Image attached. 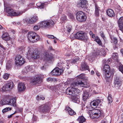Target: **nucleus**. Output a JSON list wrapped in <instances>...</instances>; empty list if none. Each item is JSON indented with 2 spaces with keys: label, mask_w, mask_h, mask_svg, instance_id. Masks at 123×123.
I'll list each match as a JSON object with an SVG mask.
<instances>
[{
  "label": "nucleus",
  "mask_w": 123,
  "mask_h": 123,
  "mask_svg": "<svg viewBox=\"0 0 123 123\" xmlns=\"http://www.w3.org/2000/svg\"><path fill=\"white\" fill-rule=\"evenodd\" d=\"M105 52L103 49H101L99 50H97L94 54V55L95 56H97L98 55H101L105 56Z\"/></svg>",
  "instance_id": "nucleus-15"
},
{
  "label": "nucleus",
  "mask_w": 123,
  "mask_h": 123,
  "mask_svg": "<svg viewBox=\"0 0 123 123\" xmlns=\"http://www.w3.org/2000/svg\"><path fill=\"white\" fill-rule=\"evenodd\" d=\"M77 120L79 123H83L86 121V119L83 116H81L79 117Z\"/></svg>",
  "instance_id": "nucleus-30"
},
{
  "label": "nucleus",
  "mask_w": 123,
  "mask_h": 123,
  "mask_svg": "<svg viewBox=\"0 0 123 123\" xmlns=\"http://www.w3.org/2000/svg\"><path fill=\"white\" fill-rule=\"evenodd\" d=\"M70 61L69 60H68L67 61V66H69V64H68V63L70 62Z\"/></svg>",
  "instance_id": "nucleus-58"
},
{
  "label": "nucleus",
  "mask_w": 123,
  "mask_h": 123,
  "mask_svg": "<svg viewBox=\"0 0 123 123\" xmlns=\"http://www.w3.org/2000/svg\"><path fill=\"white\" fill-rule=\"evenodd\" d=\"M79 99L75 97H74L73 98V100L74 102H77V101H78Z\"/></svg>",
  "instance_id": "nucleus-50"
},
{
  "label": "nucleus",
  "mask_w": 123,
  "mask_h": 123,
  "mask_svg": "<svg viewBox=\"0 0 123 123\" xmlns=\"http://www.w3.org/2000/svg\"><path fill=\"white\" fill-rule=\"evenodd\" d=\"M36 99L37 100L39 101L41 99L44 100L45 99V98L43 96H39V95H37L36 97Z\"/></svg>",
  "instance_id": "nucleus-43"
},
{
  "label": "nucleus",
  "mask_w": 123,
  "mask_h": 123,
  "mask_svg": "<svg viewBox=\"0 0 123 123\" xmlns=\"http://www.w3.org/2000/svg\"><path fill=\"white\" fill-rule=\"evenodd\" d=\"M81 66L80 70L81 71H86L87 70L89 72L90 71L89 67L87 63L85 62L81 64Z\"/></svg>",
  "instance_id": "nucleus-17"
},
{
  "label": "nucleus",
  "mask_w": 123,
  "mask_h": 123,
  "mask_svg": "<svg viewBox=\"0 0 123 123\" xmlns=\"http://www.w3.org/2000/svg\"><path fill=\"white\" fill-rule=\"evenodd\" d=\"M72 29V26L70 25H68L66 27L64 28V31L67 34L69 33L71 31Z\"/></svg>",
  "instance_id": "nucleus-26"
},
{
  "label": "nucleus",
  "mask_w": 123,
  "mask_h": 123,
  "mask_svg": "<svg viewBox=\"0 0 123 123\" xmlns=\"http://www.w3.org/2000/svg\"><path fill=\"white\" fill-rule=\"evenodd\" d=\"M69 16L70 18V19L73 20L74 19V15L73 14H71V13H69Z\"/></svg>",
  "instance_id": "nucleus-49"
},
{
  "label": "nucleus",
  "mask_w": 123,
  "mask_h": 123,
  "mask_svg": "<svg viewBox=\"0 0 123 123\" xmlns=\"http://www.w3.org/2000/svg\"><path fill=\"white\" fill-rule=\"evenodd\" d=\"M54 79L51 78H49L47 79V80L48 82H51L54 81Z\"/></svg>",
  "instance_id": "nucleus-51"
},
{
  "label": "nucleus",
  "mask_w": 123,
  "mask_h": 123,
  "mask_svg": "<svg viewBox=\"0 0 123 123\" xmlns=\"http://www.w3.org/2000/svg\"><path fill=\"white\" fill-rule=\"evenodd\" d=\"M26 88L25 84L23 83H19L18 86V90L19 91L21 92L24 91Z\"/></svg>",
  "instance_id": "nucleus-22"
},
{
  "label": "nucleus",
  "mask_w": 123,
  "mask_h": 123,
  "mask_svg": "<svg viewBox=\"0 0 123 123\" xmlns=\"http://www.w3.org/2000/svg\"><path fill=\"white\" fill-rule=\"evenodd\" d=\"M53 39H54V43H56V39H57V38L55 37V38H53Z\"/></svg>",
  "instance_id": "nucleus-60"
},
{
  "label": "nucleus",
  "mask_w": 123,
  "mask_h": 123,
  "mask_svg": "<svg viewBox=\"0 0 123 123\" xmlns=\"http://www.w3.org/2000/svg\"><path fill=\"white\" fill-rule=\"evenodd\" d=\"M8 101L4 100H1L0 102V104L2 106L6 104H8Z\"/></svg>",
  "instance_id": "nucleus-40"
},
{
  "label": "nucleus",
  "mask_w": 123,
  "mask_h": 123,
  "mask_svg": "<svg viewBox=\"0 0 123 123\" xmlns=\"http://www.w3.org/2000/svg\"><path fill=\"white\" fill-rule=\"evenodd\" d=\"M100 102V100L98 99L92 101L90 104L91 107L93 108H95L97 107Z\"/></svg>",
  "instance_id": "nucleus-16"
},
{
  "label": "nucleus",
  "mask_w": 123,
  "mask_h": 123,
  "mask_svg": "<svg viewBox=\"0 0 123 123\" xmlns=\"http://www.w3.org/2000/svg\"><path fill=\"white\" fill-rule=\"evenodd\" d=\"M118 44H117L116 43V44H113V48H114V49H117L118 47Z\"/></svg>",
  "instance_id": "nucleus-53"
},
{
  "label": "nucleus",
  "mask_w": 123,
  "mask_h": 123,
  "mask_svg": "<svg viewBox=\"0 0 123 123\" xmlns=\"http://www.w3.org/2000/svg\"><path fill=\"white\" fill-rule=\"evenodd\" d=\"M61 19L63 21L67 19L66 16L65 15H63L61 18Z\"/></svg>",
  "instance_id": "nucleus-54"
},
{
  "label": "nucleus",
  "mask_w": 123,
  "mask_h": 123,
  "mask_svg": "<svg viewBox=\"0 0 123 123\" xmlns=\"http://www.w3.org/2000/svg\"><path fill=\"white\" fill-rule=\"evenodd\" d=\"M54 22L51 20L48 21H43L41 23V26L43 27H52L54 25Z\"/></svg>",
  "instance_id": "nucleus-8"
},
{
  "label": "nucleus",
  "mask_w": 123,
  "mask_h": 123,
  "mask_svg": "<svg viewBox=\"0 0 123 123\" xmlns=\"http://www.w3.org/2000/svg\"><path fill=\"white\" fill-rule=\"evenodd\" d=\"M63 71L62 69H59L58 68H56L51 72L50 74L53 76L60 75Z\"/></svg>",
  "instance_id": "nucleus-9"
},
{
  "label": "nucleus",
  "mask_w": 123,
  "mask_h": 123,
  "mask_svg": "<svg viewBox=\"0 0 123 123\" xmlns=\"http://www.w3.org/2000/svg\"><path fill=\"white\" fill-rule=\"evenodd\" d=\"M12 67V65L11 64H9L7 63L6 66V68L7 70H9L11 69Z\"/></svg>",
  "instance_id": "nucleus-46"
},
{
  "label": "nucleus",
  "mask_w": 123,
  "mask_h": 123,
  "mask_svg": "<svg viewBox=\"0 0 123 123\" xmlns=\"http://www.w3.org/2000/svg\"><path fill=\"white\" fill-rule=\"evenodd\" d=\"M119 29L122 31L123 30V17L120 18L117 22Z\"/></svg>",
  "instance_id": "nucleus-18"
},
{
  "label": "nucleus",
  "mask_w": 123,
  "mask_h": 123,
  "mask_svg": "<svg viewBox=\"0 0 123 123\" xmlns=\"http://www.w3.org/2000/svg\"><path fill=\"white\" fill-rule=\"evenodd\" d=\"M87 2L86 0H81L80 2L78 3L77 6L80 8L84 9L87 8Z\"/></svg>",
  "instance_id": "nucleus-11"
},
{
  "label": "nucleus",
  "mask_w": 123,
  "mask_h": 123,
  "mask_svg": "<svg viewBox=\"0 0 123 123\" xmlns=\"http://www.w3.org/2000/svg\"><path fill=\"white\" fill-rule=\"evenodd\" d=\"M10 75V74H9L7 73L3 75V78L4 79L6 80L8 78Z\"/></svg>",
  "instance_id": "nucleus-44"
},
{
  "label": "nucleus",
  "mask_w": 123,
  "mask_h": 123,
  "mask_svg": "<svg viewBox=\"0 0 123 123\" xmlns=\"http://www.w3.org/2000/svg\"><path fill=\"white\" fill-rule=\"evenodd\" d=\"M65 56H69L70 55L68 53H66L65 54Z\"/></svg>",
  "instance_id": "nucleus-61"
},
{
  "label": "nucleus",
  "mask_w": 123,
  "mask_h": 123,
  "mask_svg": "<svg viewBox=\"0 0 123 123\" xmlns=\"http://www.w3.org/2000/svg\"><path fill=\"white\" fill-rule=\"evenodd\" d=\"M94 41H96L99 45H102V43L101 42L98 37H96L94 39Z\"/></svg>",
  "instance_id": "nucleus-34"
},
{
  "label": "nucleus",
  "mask_w": 123,
  "mask_h": 123,
  "mask_svg": "<svg viewBox=\"0 0 123 123\" xmlns=\"http://www.w3.org/2000/svg\"><path fill=\"white\" fill-rule=\"evenodd\" d=\"M39 109L41 112L43 113L48 112L49 110L48 106L46 104L40 106Z\"/></svg>",
  "instance_id": "nucleus-12"
},
{
  "label": "nucleus",
  "mask_w": 123,
  "mask_h": 123,
  "mask_svg": "<svg viewBox=\"0 0 123 123\" xmlns=\"http://www.w3.org/2000/svg\"><path fill=\"white\" fill-rule=\"evenodd\" d=\"M101 113L100 110L97 109L90 110L88 111L89 115L90 117L92 119L99 117L101 115Z\"/></svg>",
  "instance_id": "nucleus-5"
},
{
  "label": "nucleus",
  "mask_w": 123,
  "mask_h": 123,
  "mask_svg": "<svg viewBox=\"0 0 123 123\" xmlns=\"http://www.w3.org/2000/svg\"><path fill=\"white\" fill-rule=\"evenodd\" d=\"M5 10L8 13L9 15L14 16H20L25 12V11H15L11 8L8 6L6 8H5Z\"/></svg>",
  "instance_id": "nucleus-3"
},
{
  "label": "nucleus",
  "mask_w": 123,
  "mask_h": 123,
  "mask_svg": "<svg viewBox=\"0 0 123 123\" xmlns=\"http://www.w3.org/2000/svg\"><path fill=\"white\" fill-rule=\"evenodd\" d=\"M45 5V3H38L37 4V6L39 7V8L41 9L43 8Z\"/></svg>",
  "instance_id": "nucleus-37"
},
{
  "label": "nucleus",
  "mask_w": 123,
  "mask_h": 123,
  "mask_svg": "<svg viewBox=\"0 0 123 123\" xmlns=\"http://www.w3.org/2000/svg\"><path fill=\"white\" fill-rule=\"evenodd\" d=\"M13 83L12 82H9L4 86L2 88V90L5 91H9L13 87Z\"/></svg>",
  "instance_id": "nucleus-10"
},
{
  "label": "nucleus",
  "mask_w": 123,
  "mask_h": 123,
  "mask_svg": "<svg viewBox=\"0 0 123 123\" xmlns=\"http://www.w3.org/2000/svg\"><path fill=\"white\" fill-rule=\"evenodd\" d=\"M2 39L5 40H8L10 39L9 35L8 33L6 32L4 33L2 36Z\"/></svg>",
  "instance_id": "nucleus-28"
},
{
  "label": "nucleus",
  "mask_w": 123,
  "mask_h": 123,
  "mask_svg": "<svg viewBox=\"0 0 123 123\" xmlns=\"http://www.w3.org/2000/svg\"><path fill=\"white\" fill-rule=\"evenodd\" d=\"M114 84L115 86L118 88L121 85V81L120 78L116 76L114 79Z\"/></svg>",
  "instance_id": "nucleus-13"
},
{
  "label": "nucleus",
  "mask_w": 123,
  "mask_h": 123,
  "mask_svg": "<svg viewBox=\"0 0 123 123\" xmlns=\"http://www.w3.org/2000/svg\"><path fill=\"white\" fill-rule=\"evenodd\" d=\"M28 36L29 40L32 43L37 42L40 39L39 35L33 32H28Z\"/></svg>",
  "instance_id": "nucleus-4"
},
{
  "label": "nucleus",
  "mask_w": 123,
  "mask_h": 123,
  "mask_svg": "<svg viewBox=\"0 0 123 123\" xmlns=\"http://www.w3.org/2000/svg\"><path fill=\"white\" fill-rule=\"evenodd\" d=\"M15 60V63L17 66L22 65L25 62L24 59L22 56L20 55H17Z\"/></svg>",
  "instance_id": "nucleus-7"
},
{
  "label": "nucleus",
  "mask_w": 123,
  "mask_h": 123,
  "mask_svg": "<svg viewBox=\"0 0 123 123\" xmlns=\"http://www.w3.org/2000/svg\"><path fill=\"white\" fill-rule=\"evenodd\" d=\"M89 95L88 92L86 91L83 92L82 94V98L84 101H85L88 98Z\"/></svg>",
  "instance_id": "nucleus-27"
},
{
  "label": "nucleus",
  "mask_w": 123,
  "mask_h": 123,
  "mask_svg": "<svg viewBox=\"0 0 123 123\" xmlns=\"http://www.w3.org/2000/svg\"><path fill=\"white\" fill-rule=\"evenodd\" d=\"M107 121L106 119L105 118L101 121V123H107Z\"/></svg>",
  "instance_id": "nucleus-56"
},
{
  "label": "nucleus",
  "mask_w": 123,
  "mask_h": 123,
  "mask_svg": "<svg viewBox=\"0 0 123 123\" xmlns=\"http://www.w3.org/2000/svg\"><path fill=\"white\" fill-rule=\"evenodd\" d=\"M96 73L97 75L99 77L100 76V75L99 73H98V72H96Z\"/></svg>",
  "instance_id": "nucleus-64"
},
{
  "label": "nucleus",
  "mask_w": 123,
  "mask_h": 123,
  "mask_svg": "<svg viewBox=\"0 0 123 123\" xmlns=\"http://www.w3.org/2000/svg\"><path fill=\"white\" fill-rule=\"evenodd\" d=\"M45 66H43L41 68V69L42 70H44L45 69Z\"/></svg>",
  "instance_id": "nucleus-62"
},
{
  "label": "nucleus",
  "mask_w": 123,
  "mask_h": 123,
  "mask_svg": "<svg viewBox=\"0 0 123 123\" xmlns=\"http://www.w3.org/2000/svg\"><path fill=\"white\" fill-rule=\"evenodd\" d=\"M26 22L28 24H33L34 23L33 22L32 18L29 19V20L27 19L25 20Z\"/></svg>",
  "instance_id": "nucleus-45"
},
{
  "label": "nucleus",
  "mask_w": 123,
  "mask_h": 123,
  "mask_svg": "<svg viewBox=\"0 0 123 123\" xmlns=\"http://www.w3.org/2000/svg\"><path fill=\"white\" fill-rule=\"evenodd\" d=\"M32 50L30 48H28V51L27 52V55L28 57H31L32 55Z\"/></svg>",
  "instance_id": "nucleus-35"
},
{
  "label": "nucleus",
  "mask_w": 123,
  "mask_h": 123,
  "mask_svg": "<svg viewBox=\"0 0 123 123\" xmlns=\"http://www.w3.org/2000/svg\"><path fill=\"white\" fill-rule=\"evenodd\" d=\"M65 110L68 111L70 115L73 116L76 114V112L69 107H66L65 108Z\"/></svg>",
  "instance_id": "nucleus-23"
},
{
  "label": "nucleus",
  "mask_w": 123,
  "mask_h": 123,
  "mask_svg": "<svg viewBox=\"0 0 123 123\" xmlns=\"http://www.w3.org/2000/svg\"><path fill=\"white\" fill-rule=\"evenodd\" d=\"M105 75V79L106 81L107 82H110V77L111 75V73L110 74H104Z\"/></svg>",
  "instance_id": "nucleus-31"
},
{
  "label": "nucleus",
  "mask_w": 123,
  "mask_h": 123,
  "mask_svg": "<svg viewBox=\"0 0 123 123\" xmlns=\"http://www.w3.org/2000/svg\"><path fill=\"white\" fill-rule=\"evenodd\" d=\"M107 99L109 104H111L112 102L113 101L111 95H109L108 96Z\"/></svg>",
  "instance_id": "nucleus-41"
},
{
  "label": "nucleus",
  "mask_w": 123,
  "mask_h": 123,
  "mask_svg": "<svg viewBox=\"0 0 123 123\" xmlns=\"http://www.w3.org/2000/svg\"><path fill=\"white\" fill-rule=\"evenodd\" d=\"M47 37L50 39H53L55 38L53 35H49L47 36Z\"/></svg>",
  "instance_id": "nucleus-55"
},
{
  "label": "nucleus",
  "mask_w": 123,
  "mask_h": 123,
  "mask_svg": "<svg viewBox=\"0 0 123 123\" xmlns=\"http://www.w3.org/2000/svg\"><path fill=\"white\" fill-rule=\"evenodd\" d=\"M110 37L111 39V42L114 44H116L117 43V40L115 37L112 35H110Z\"/></svg>",
  "instance_id": "nucleus-29"
},
{
  "label": "nucleus",
  "mask_w": 123,
  "mask_h": 123,
  "mask_svg": "<svg viewBox=\"0 0 123 123\" xmlns=\"http://www.w3.org/2000/svg\"><path fill=\"white\" fill-rule=\"evenodd\" d=\"M41 25V24H40ZM40 26L39 25H36L33 28V29L35 30H38L40 28Z\"/></svg>",
  "instance_id": "nucleus-47"
},
{
  "label": "nucleus",
  "mask_w": 123,
  "mask_h": 123,
  "mask_svg": "<svg viewBox=\"0 0 123 123\" xmlns=\"http://www.w3.org/2000/svg\"><path fill=\"white\" fill-rule=\"evenodd\" d=\"M41 82L40 78L38 76L32 78L31 81V83L34 85L37 83H39Z\"/></svg>",
  "instance_id": "nucleus-21"
},
{
  "label": "nucleus",
  "mask_w": 123,
  "mask_h": 123,
  "mask_svg": "<svg viewBox=\"0 0 123 123\" xmlns=\"http://www.w3.org/2000/svg\"><path fill=\"white\" fill-rule=\"evenodd\" d=\"M74 37L77 39L86 42L88 39V36L84 32L80 31L77 32L74 35Z\"/></svg>",
  "instance_id": "nucleus-2"
},
{
  "label": "nucleus",
  "mask_w": 123,
  "mask_h": 123,
  "mask_svg": "<svg viewBox=\"0 0 123 123\" xmlns=\"http://www.w3.org/2000/svg\"><path fill=\"white\" fill-rule=\"evenodd\" d=\"M79 57L76 56L74 60H72L71 62L72 63L74 64L79 61Z\"/></svg>",
  "instance_id": "nucleus-39"
},
{
  "label": "nucleus",
  "mask_w": 123,
  "mask_h": 123,
  "mask_svg": "<svg viewBox=\"0 0 123 123\" xmlns=\"http://www.w3.org/2000/svg\"><path fill=\"white\" fill-rule=\"evenodd\" d=\"M99 7H98L96 5H95V15L96 16H98L99 14Z\"/></svg>",
  "instance_id": "nucleus-33"
},
{
  "label": "nucleus",
  "mask_w": 123,
  "mask_h": 123,
  "mask_svg": "<svg viewBox=\"0 0 123 123\" xmlns=\"http://www.w3.org/2000/svg\"><path fill=\"white\" fill-rule=\"evenodd\" d=\"M103 63L105 65H109L111 63V61L110 59H108L107 60H103Z\"/></svg>",
  "instance_id": "nucleus-36"
},
{
  "label": "nucleus",
  "mask_w": 123,
  "mask_h": 123,
  "mask_svg": "<svg viewBox=\"0 0 123 123\" xmlns=\"http://www.w3.org/2000/svg\"><path fill=\"white\" fill-rule=\"evenodd\" d=\"M100 35L101 36V37H102L105 40V37L104 35V32L102 31H101L100 32Z\"/></svg>",
  "instance_id": "nucleus-48"
},
{
  "label": "nucleus",
  "mask_w": 123,
  "mask_h": 123,
  "mask_svg": "<svg viewBox=\"0 0 123 123\" xmlns=\"http://www.w3.org/2000/svg\"><path fill=\"white\" fill-rule=\"evenodd\" d=\"M95 73V72L93 70H92L91 72V75H93Z\"/></svg>",
  "instance_id": "nucleus-57"
},
{
  "label": "nucleus",
  "mask_w": 123,
  "mask_h": 123,
  "mask_svg": "<svg viewBox=\"0 0 123 123\" xmlns=\"http://www.w3.org/2000/svg\"><path fill=\"white\" fill-rule=\"evenodd\" d=\"M107 15L110 17H114L115 15V14L113 11L111 9L107 10L106 11Z\"/></svg>",
  "instance_id": "nucleus-25"
},
{
  "label": "nucleus",
  "mask_w": 123,
  "mask_h": 123,
  "mask_svg": "<svg viewBox=\"0 0 123 123\" xmlns=\"http://www.w3.org/2000/svg\"><path fill=\"white\" fill-rule=\"evenodd\" d=\"M16 98L14 97L10 99L8 101V104L11 105L13 106H16Z\"/></svg>",
  "instance_id": "nucleus-20"
},
{
  "label": "nucleus",
  "mask_w": 123,
  "mask_h": 123,
  "mask_svg": "<svg viewBox=\"0 0 123 123\" xmlns=\"http://www.w3.org/2000/svg\"><path fill=\"white\" fill-rule=\"evenodd\" d=\"M39 57V54L37 51L36 50L33 51L31 58L34 59H37Z\"/></svg>",
  "instance_id": "nucleus-24"
},
{
  "label": "nucleus",
  "mask_w": 123,
  "mask_h": 123,
  "mask_svg": "<svg viewBox=\"0 0 123 123\" xmlns=\"http://www.w3.org/2000/svg\"><path fill=\"white\" fill-rule=\"evenodd\" d=\"M76 19L79 21L82 22L86 20V17L85 14L82 11H79L76 14Z\"/></svg>",
  "instance_id": "nucleus-6"
},
{
  "label": "nucleus",
  "mask_w": 123,
  "mask_h": 123,
  "mask_svg": "<svg viewBox=\"0 0 123 123\" xmlns=\"http://www.w3.org/2000/svg\"><path fill=\"white\" fill-rule=\"evenodd\" d=\"M112 57L114 60L116 61L117 62H118V56L117 53H113Z\"/></svg>",
  "instance_id": "nucleus-32"
},
{
  "label": "nucleus",
  "mask_w": 123,
  "mask_h": 123,
  "mask_svg": "<svg viewBox=\"0 0 123 123\" xmlns=\"http://www.w3.org/2000/svg\"><path fill=\"white\" fill-rule=\"evenodd\" d=\"M91 36L92 37V38H95V35L94 34H93Z\"/></svg>",
  "instance_id": "nucleus-59"
},
{
  "label": "nucleus",
  "mask_w": 123,
  "mask_h": 123,
  "mask_svg": "<svg viewBox=\"0 0 123 123\" xmlns=\"http://www.w3.org/2000/svg\"><path fill=\"white\" fill-rule=\"evenodd\" d=\"M32 69V67L31 66H27L25 67V70L26 72L30 71Z\"/></svg>",
  "instance_id": "nucleus-38"
},
{
  "label": "nucleus",
  "mask_w": 123,
  "mask_h": 123,
  "mask_svg": "<svg viewBox=\"0 0 123 123\" xmlns=\"http://www.w3.org/2000/svg\"><path fill=\"white\" fill-rule=\"evenodd\" d=\"M37 17H33L31 18L33 20V22L34 23L37 19Z\"/></svg>",
  "instance_id": "nucleus-52"
},
{
  "label": "nucleus",
  "mask_w": 123,
  "mask_h": 123,
  "mask_svg": "<svg viewBox=\"0 0 123 123\" xmlns=\"http://www.w3.org/2000/svg\"><path fill=\"white\" fill-rule=\"evenodd\" d=\"M85 75L82 74L77 76V82H75L72 83L70 85V87L67 88L66 90V93L67 94L71 95L74 96V94L78 92V89L75 87L77 86H79L80 87L88 88L90 86V85L88 84L87 85H85V83L82 82V80H78L79 79H85Z\"/></svg>",
  "instance_id": "nucleus-1"
},
{
  "label": "nucleus",
  "mask_w": 123,
  "mask_h": 123,
  "mask_svg": "<svg viewBox=\"0 0 123 123\" xmlns=\"http://www.w3.org/2000/svg\"><path fill=\"white\" fill-rule=\"evenodd\" d=\"M11 108L6 107L3 109L2 112L3 113H5L9 110H11Z\"/></svg>",
  "instance_id": "nucleus-42"
},
{
  "label": "nucleus",
  "mask_w": 123,
  "mask_h": 123,
  "mask_svg": "<svg viewBox=\"0 0 123 123\" xmlns=\"http://www.w3.org/2000/svg\"><path fill=\"white\" fill-rule=\"evenodd\" d=\"M89 33L91 36L92 34H93V33L92 32V31H90L89 32Z\"/></svg>",
  "instance_id": "nucleus-63"
},
{
  "label": "nucleus",
  "mask_w": 123,
  "mask_h": 123,
  "mask_svg": "<svg viewBox=\"0 0 123 123\" xmlns=\"http://www.w3.org/2000/svg\"><path fill=\"white\" fill-rule=\"evenodd\" d=\"M110 68L109 65H104L103 69V72L104 74H110Z\"/></svg>",
  "instance_id": "nucleus-19"
},
{
  "label": "nucleus",
  "mask_w": 123,
  "mask_h": 123,
  "mask_svg": "<svg viewBox=\"0 0 123 123\" xmlns=\"http://www.w3.org/2000/svg\"><path fill=\"white\" fill-rule=\"evenodd\" d=\"M44 55L46 60L48 61H52L54 60V55L52 54H49L48 52L44 53Z\"/></svg>",
  "instance_id": "nucleus-14"
}]
</instances>
